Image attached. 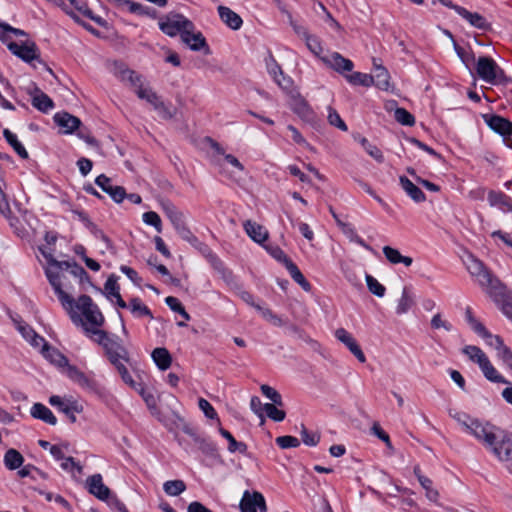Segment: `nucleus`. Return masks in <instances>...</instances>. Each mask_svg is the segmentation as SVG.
<instances>
[{"label":"nucleus","mask_w":512,"mask_h":512,"mask_svg":"<svg viewBox=\"0 0 512 512\" xmlns=\"http://www.w3.org/2000/svg\"><path fill=\"white\" fill-rule=\"evenodd\" d=\"M47 279L54 289V292L58 296V299L61 302L63 308L69 314L72 323L76 326H81L85 334L92 341L104 347L111 334L99 329L98 327H89L82 319V317L75 310H73L74 299L62 289V284H60L57 274H54L49 270L47 271Z\"/></svg>","instance_id":"obj_1"},{"label":"nucleus","mask_w":512,"mask_h":512,"mask_svg":"<svg viewBox=\"0 0 512 512\" xmlns=\"http://www.w3.org/2000/svg\"><path fill=\"white\" fill-rule=\"evenodd\" d=\"M464 264L470 275L481 287L490 290H495L497 288L499 281L493 277L482 261L472 254H469L464 260Z\"/></svg>","instance_id":"obj_2"},{"label":"nucleus","mask_w":512,"mask_h":512,"mask_svg":"<svg viewBox=\"0 0 512 512\" xmlns=\"http://www.w3.org/2000/svg\"><path fill=\"white\" fill-rule=\"evenodd\" d=\"M74 307L82 312V315L86 319V324L89 323L92 327L103 326L105 318L89 295L83 294L79 296L77 302L74 301L73 308Z\"/></svg>","instance_id":"obj_3"},{"label":"nucleus","mask_w":512,"mask_h":512,"mask_svg":"<svg viewBox=\"0 0 512 512\" xmlns=\"http://www.w3.org/2000/svg\"><path fill=\"white\" fill-rule=\"evenodd\" d=\"M159 28L163 33L170 37L180 34V37L182 38V34L186 29H195V26L193 22L184 15L177 13L168 16L164 21H160Z\"/></svg>","instance_id":"obj_4"},{"label":"nucleus","mask_w":512,"mask_h":512,"mask_svg":"<svg viewBox=\"0 0 512 512\" xmlns=\"http://www.w3.org/2000/svg\"><path fill=\"white\" fill-rule=\"evenodd\" d=\"M499 429L489 423L483 424L478 419H473L469 423V427L466 430L467 433L473 435L477 440L482 442L486 448L493 445L497 440V431Z\"/></svg>","instance_id":"obj_5"},{"label":"nucleus","mask_w":512,"mask_h":512,"mask_svg":"<svg viewBox=\"0 0 512 512\" xmlns=\"http://www.w3.org/2000/svg\"><path fill=\"white\" fill-rule=\"evenodd\" d=\"M49 403L63 413L71 423L77 421L76 414L83 412V405L72 397L62 398L58 395H52Z\"/></svg>","instance_id":"obj_6"},{"label":"nucleus","mask_w":512,"mask_h":512,"mask_svg":"<svg viewBox=\"0 0 512 512\" xmlns=\"http://www.w3.org/2000/svg\"><path fill=\"white\" fill-rule=\"evenodd\" d=\"M500 461L512 462V433L498 430L497 440L488 447Z\"/></svg>","instance_id":"obj_7"},{"label":"nucleus","mask_w":512,"mask_h":512,"mask_svg":"<svg viewBox=\"0 0 512 512\" xmlns=\"http://www.w3.org/2000/svg\"><path fill=\"white\" fill-rule=\"evenodd\" d=\"M478 76L487 83H495L497 78L504 76V71L490 57H479L476 66Z\"/></svg>","instance_id":"obj_8"},{"label":"nucleus","mask_w":512,"mask_h":512,"mask_svg":"<svg viewBox=\"0 0 512 512\" xmlns=\"http://www.w3.org/2000/svg\"><path fill=\"white\" fill-rule=\"evenodd\" d=\"M241 512H257V508L260 512H266L267 506L264 496L258 492L245 490L240 501Z\"/></svg>","instance_id":"obj_9"},{"label":"nucleus","mask_w":512,"mask_h":512,"mask_svg":"<svg viewBox=\"0 0 512 512\" xmlns=\"http://www.w3.org/2000/svg\"><path fill=\"white\" fill-rule=\"evenodd\" d=\"M7 47L15 56L26 63H31L33 60L39 59L38 47L34 42L28 44L10 42L7 44Z\"/></svg>","instance_id":"obj_10"},{"label":"nucleus","mask_w":512,"mask_h":512,"mask_svg":"<svg viewBox=\"0 0 512 512\" xmlns=\"http://www.w3.org/2000/svg\"><path fill=\"white\" fill-rule=\"evenodd\" d=\"M320 59L326 66L343 75L345 72L352 71L354 67L350 59L343 57L338 52H332L327 56L320 57Z\"/></svg>","instance_id":"obj_11"},{"label":"nucleus","mask_w":512,"mask_h":512,"mask_svg":"<svg viewBox=\"0 0 512 512\" xmlns=\"http://www.w3.org/2000/svg\"><path fill=\"white\" fill-rule=\"evenodd\" d=\"M483 118L488 127L499 135L503 137L512 135V122L510 120L496 114H485Z\"/></svg>","instance_id":"obj_12"},{"label":"nucleus","mask_w":512,"mask_h":512,"mask_svg":"<svg viewBox=\"0 0 512 512\" xmlns=\"http://www.w3.org/2000/svg\"><path fill=\"white\" fill-rule=\"evenodd\" d=\"M75 215L78 216V219L84 224V226L90 231V233L97 239H100L104 242L106 249L112 250L113 244L111 239L95 224L93 223L88 214L83 210H75L73 211Z\"/></svg>","instance_id":"obj_13"},{"label":"nucleus","mask_w":512,"mask_h":512,"mask_svg":"<svg viewBox=\"0 0 512 512\" xmlns=\"http://www.w3.org/2000/svg\"><path fill=\"white\" fill-rule=\"evenodd\" d=\"M95 183L99 186L105 193H107L116 203H121L125 196L126 191L122 186H114L111 183V179L104 174H101L96 177Z\"/></svg>","instance_id":"obj_14"},{"label":"nucleus","mask_w":512,"mask_h":512,"mask_svg":"<svg viewBox=\"0 0 512 512\" xmlns=\"http://www.w3.org/2000/svg\"><path fill=\"white\" fill-rule=\"evenodd\" d=\"M193 51L204 50L206 55L210 54V48L201 32L194 33V29H186L181 39Z\"/></svg>","instance_id":"obj_15"},{"label":"nucleus","mask_w":512,"mask_h":512,"mask_svg":"<svg viewBox=\"0 0 512 512\" xmlns=\"http://www.w3.org/2000/svg\"><path fill=\"white\" fill-rule=\"evenodd\" d=\"M335 337L342 342L349 351L361 362L366 361L365 354L357 343L356 339L344 328H339L335 331Z\"/></svg>","instance_id":"obj_16"},{"label":"nucleus","mask_w":512,"mask_h":512,"mask_svg":"<svg viewBox=\"0 0 512 512\" xmlns=\"http://www.w3.org/2000/svg\"><path fill=\"white\" fill-rule=\"evenodd\" d=\"M88 491L99 500L107 501L110 497V489L104 485L101 474H94L87 479Z\"/></svg>","instance_id":"obj_17"},{"label":"nucleus","mask_w":512,"mask_h":512,"mask_svg":"<svg viewBox=\"0 0 512 512\" xmlns=\"http://www.w3.org/2000/svg\"><path fill=\"white\" fill-rule=\"evenodd\" d=\"M53 119L59 127L63 128L65 134H72L81 126V120L78 117L65 111L56 113Z\"/></svg>","instance_id":"obj_18"},{"label":"nucleus","mask_w":512,"mask_h":512,"mask_svg":"<svg viewBox=\"0 0 512 512\" xmlns=\"http://www.w3.org/2000/svg\"><path fill=\"white\" fill-rule=\"evenodd\" d=\"M67 369V376L75 382L80 387L87 389V390H95L97 387L96 381L85 374L84 372L80 371L76 366L70 365L66 368Z\"/></svg>","instance_id":"obj_19"},{"label":"nucleus","mask_w":512,"mask_h":512,"mask_svg":"<svg viewBox=\"0 0 512 512\" xmlns=\"http://www.w3.org/2000/svg\"><path fill=\"white\" fill-rule=\"evenodd\" d=\"M107 358L127 357V349L123 346L121 339L116 335H111L103 347Z\"/></svg>","instance_id":"obj_20"},{"label":"nucleus","mask_w":512,"mask_h":512,"mask_svg":"<svg viewBox=\"0 0 512 512\" xmlns=\"http://www.w3.org/2000/svg\"><path fill=\"white\" fill-rule=\"evenodd\" d=\"M456 13L463 17L465 20H467L473 27H476L484 31L490 29V23L487 22V20L477 12H470L466 8L461 6L456 8Z\"/></svg>","instance_id":"obj_21"},{"label":"nucleus","mask_w":512,"mask_h":512,"mask_svg":"<svg viewBox=\"0 0 512 512\" xmlns=\"http://www.w3.org/2000/svg\"><path fill=\"white\" fill-rule=\"evenodd\" d=\"M41 353L47 360L58 367L67 368L69 366L68 358L58 349L50 346L49 343L44 344L43 348H41Z\"/></svg>","instance_id":"obj_22"},{"label":"nucleus","mask_w":512,"mask_h":512,"mask_svg":"<svg viewBox=\"0 0 512 512\" xmlns=\"http://www.w3.org/2000/svg\"><path fill=\"white\" fill-rule=\"evenodd\" d=\"M219 17L229 28L238 30L241 28L243 21L242 18L233 10L226 6L218 7Z\"/></svg>","instance_id":"obj_23"},{"label":"nucleus","mask_w":512,"mask_h":512,"mask_svg":"<svg viewBox=\"0 0 512 512\" xmlns=\"http://www.w3.org/2000/svg\"><path fill=\"white\" fill-rule=\"evenodd\" d=\"M399 182L402 189L413 201L416 203H422L426 200L424 192L406 176H400Z\"/></svg>","instance_id":"obj_24"},{"label":"nucleus","mask_w":512,"mask_h":512,"mask_svg":"<svg viewBox=\"0 0 512 512\" xmlns=\"http://www.w3.org/2000/svg\"><path fill=\"white\" fill-rule=\"evenodd\" d=\"M30 414L33 418L39 419L49 425H56L57 418L52 411L42 403H34L31 407Z\"/></svg>","instance_id":"obj_25"},{"label":"nucleus","mask_w":512,"mask_h":512,"mask_svg":"<svg viewBox=\"0 0 512 512\" xmlns=\"http://www.w3.org/2000/svg\"><path fill=\"white\" fill-rule=\"evenodd\" d=\"M488 201L491 206H496L503 212L512 211V199L503 192L489 191Z\"/></svg>","instance_id":"obj_26"},{"label":"nucleus","mask_w":512,"mask_h":512,"mask_svg":"<svg viewBox=\"0 0 512 512\" xmlns=\"http://www.w3.org/2000/svg\"><path fill=\"white\" fill-rule=\"evenodd\" d=\"M371 77L374 78V86H376L380 90L388 91L390 87V75L385 67L376 64V62L374 61V74L371 75Z\"/></svg>","instance_id":"obj_27"},{"label":"nucleus","mask_w":512,"mask_h":512,"mask_svg":"<svg viewBox=\"0 0 512 512\" xmlns=\"http://www.w3.org/2000/svg\"><path fill=\"white\" fill-rule=\"evenodd\" d=\"M69 2L79 14L91 19L101 27H106L107 22L102 17L95 15L85 2L81 0H69Z\"/></svg>","instance_id":"obj_28"},{"label":"nucleus","mask_w":512,"mask_h":512,"mask_svg":"<svg viewBox=\"0 0 512 512\" xmlns=\"http://www.w3.org/2000/svg\"><path fill=\"white\" fill-rule=\"evenodd\" d=\"M244 229L248 236L257 243H262L268 238V232L263 226L250 220L244 223Z\"/></svg>","instance_id":"obj_29"},{"label":"nucleus","mask_w":512,"mask_h":512,"mask_svg":"<svg viewBox=\"0 0 512 512\" xmlns=\"http://www.w3.org/2000/svg\"><path fill=\"white\" fill-rule=\"evenodd\" d=\"M151 356H152V359L155 362L156 366L160 370L165 371L171 366L172 357L166 348H164V347L155 348L152 351Z\"/></svg>","instance_id":"obj_30"},{"label":"nucleus","mask_w":512,"mask_h":512,"mask_svg":"<svg viewBox=\"0 0 512 512\" xmlns=\"http://www.w3.org/2000/svg\"><path fill=\"white\" fill-rule=\"evenodd\" d=\"M479 367L487 380L493 383H508V381L502 375H500L495 367L491 364L488 357L485 360H482V363L479 365Z\"/></svg>","instance_id":"obj_31"},{"label":"nucleus","mask_w":512,"mask_h":512,"mask_svg":"<svg viewBox=\"0 0 512 512\" xmlns=\"http://www.w3.org/2000/svg\"><path fill=\"white\" fill-rule=\"evenodd\" d=\"M210 265L220 275V277L227 285H236L235 276L233 272L225 266V264L219 257L214 259V261Z\"/></svg>","instance_id":"obj_32"},{"label":"nucleus","mask_w":512,"mask_h":512,"mask_svg":"<svg viewBox=\"0 0 512 512\" xmlns=\"http://www.w3.org/2000/svg\"><path fill=\"white\" fill-rule=\"evenodd\" d=\"M3 461L8 470H16L23 465L24 457L16 449L10 448L6 451Z\"/></svg>","instance_id":"obj_33"},{"label":"nucleus","mask_w":512,"mask_h":512,"mask_svg":"<svg viewBox=\"0 0 512 512\" xmlns=\"http://www.w3.org/2000/svg\"><path fill=\"white\" fill-rule=\"evenodd\" d=\"M135 92L140 99L146 100L154 109L163 108V101H161L160 97L152 89L144 88L142 85H139Z\"/></svg>","instance_id":"obj_34"},{"label":"nucleus","mask_w":512,"mask_h":512,"mask_svg":"<svg viewBox=\"0 0 512 512\" xmlns=\"http://www.w3.org/2000/svg\"><path fill=\"white\" fill-rule=\"evenodd\" d=\"M36 90L38 94L33 96L32 105L40 112L47 113L54 107V102L47 94L40 91L38 88H36Z\"/></svg>","instance_id":"obj_35"},{"label":"nucleus","mask_w":512,"mask_h":512,"mask_svg":"<svg viewBox=\"0 0 512 512\" xmlns=\"http://www.w3.org/2000/svg\"><path fill=\"white\" fill-rule=\"evenodd\" d=\"M291 278L304 290L309 292L311 290V284L304 277L298 266L292 261L286 266Z\"/></svg>","instance_id":"obj_36"},{"label":"nucleus","mask_w":512,"mask_h":512,"mask_svg":"<svg viewBox=\"0 0 512 512\" xmlns=\"http://www.w3.org/2000/svg\"><path fill=\"white\" fill-rule=\"evenodd\" d=\"M3 136L7 143L14 149V151L18 154L22 159H27L29 157L27 150L22 145V143L18 140L17 136L12 133L9 129L3 130Z\"/></svg>","instance_id":"obj_37"},{"label":"nucleus","mask_w":512,"mask_h":512,"mask_svg":"<svg viewBox=\"0 0 512 512\" xmlns=\"http://www.w3.org/2000/svg\"><path fill=\"white\" fill-rule=\"evenodd\" d=\"M129 309L135 317H149L150 319H153V315L149 307L145 305L138 297L130 299Z\"/></svg>","instance_id":"obj_38"},{"label":"nucleus","mask_w":512,"mask_h":512,"mask_svg":"<svg viewBox=\"0 0 512 512\" xmlns=\"http://www.w3.org/2000/svg\"><path fill=\"white\" fill-rule=\"evenodd\" d=\"M219 433L228 441V451L230 453H246L247 445L244 442L237 441L228 430L224 429L223 427H219Z\"/></svg>","instance_id":"obj_39"},{"label":"nucleus","mask_w":512,"mask_h":512,"mask_svg":"<svg viewBox=\"0 0 512 512\" xmlns=\"http://www.w3.org/2000/svg\"><path fill=\"white\" fill-rule=\"evenodd\" d=\"M183 432L191 437H194L195 442L199 443V447L204 453L212 455L216 451V446L213 442L196 436L194 430L189 425H184Z\"/></svg>","instance_id":"obj_40"},{"label":"nucleus","mask_w":512,"mask_h":512,"mask_svg":"<svg viewBox=\"0 0 512 512\" xmlns=\"http://www.w3.org/2000/svg\"><path fill=\"white\" fill-rule=\"evenodd\" d=\"M414 303V296L411 293L410 288L405 286L403 288L401 298L399 299L396 313L399 315L407 313L412 308Z\"/></svg>","instance_id":"obj_41"},{"label":"nucleus","mask_w":512,"mask_h":512,"mask_svg":"<svg viewBox=\"0 0 512 512\" xmlns=\"http://www.w3.org/2000/svg\"><path fill=\"white\" fill-rule=\"evenodd\" d=\"M292 110L300 116H306L310 112V107L307 101L297 91L291 96Z\"/></svg>","instance_id":"obj_42"},{"label":"nucleus","mask_w":512,"mask_h":512,"mask_svg":"<svg viewBox=\"0 0 512 512\" xmlns=\"http://www.w3.org/2000/svg\"><path fill=\"white\" fill-rule=\"evenodd\" d=\"M162 207L166 216L171 221L173 227L179 226V224L184 221L183 213L179 211L171 202L168 201L163 203Z\"/></svg>","instance_id":"obj_43"},{"label":"nucleus","mask_w":512,"mask_h":512,"mask_svg":"<svg viewBox=\"0 0 512 512\" xmlns=\"http://www.w3.org/2000/svg\"><path fill=\"white\" fill-rule=\"evenodd\" d=\"M345 78L350 84L363 87H370L374 83V78L371 75L361 72H353L352 74L345 75Z\"/></svg>","instance_id":"obj_44"},{"label":"nucleus","mask_w":512,"mask_h":512,"mask_svg":"<svg viewBox=\"0 0 512 512\" xmlns=\"http://www.w3.org/2000/svg\"><path fill=\"white\" fill-rule=\"evenodd\" d=\"M164 492L169 496H178L186 490L183 480H169L163 484Z\"/></svg>","instance_id":"obj_45"},{"label":"nucleus","mask_w":512,"mask_h":512,"mask_svg":"<svg viewBox=\"0 0 512 512\" xmlns=\"http://www.w3.org/2000/svg\"><path fill=\"white\" fill-rule=\"evenodd\" d=\"M190 244L206 258L209 264H211L214 261V259L218 257V255L214 253L213 250L206 243L200 241L197 237L192 238Z\"/></svg>","instance_id":"obj_46"},{"label":"nucleus","mask_w":512,"mask_h":512,"mask_svg":"<svg viewBox=\"0 0 512 512\" xmlns=\"http://www.w3.org/2000/svg\"><path fill=\"white\" fill-rule=\"evenodd\" d=\"M117 280L118 277L115 274H111L104 284L105 294L109 300H112L114 297L120 294V287L117 283Z\"/></svg>","instance_id":"obj_47"},{"label":"nucleus","mask_w":512,"mask_h":512,"mask_svg":"<svg viewBox=\"0 0 512 512\" xmlns=\"http://www.w3.org/2000/svg\"><path fill=\"white\" fill-rule=\"evenodd\" d=\"M395 120L404 126H413L415 124V117L405 108L396 107L394 112Z\"/></svg>","instance_id":"obj_48"},{"label":"nucleus","mask_w":512,"mask_h":512,"mask_svg":"<svg viewBox=\"0 0 512 512\" xmlns=\"http://www.w3.org/2000/svg\"><path fill=\"white\" fill-rule=\"evenodd\" d=\"M359 142L365 151L378 163L384 162V156L377 146L371 144L365 137H360Z\"/></svg>","instance_id":"obj_49"},{"label":"nucleus","mask_w":512,"mask_h":512,"mask_svg":"<svg viewBox=\"0 0 512 512\" xmlns=\"http://www.w3.org/2000/svg\"><path fill=\"white\" fill-rule=\"evenodd\" d=\"M265 64L269 75L272 76L273 79H277L278 76H283V70L277 63L271 51H268V55L265 58Z\"/></svg>","instance_id":"obj_50"},{"label":"nucleus","mask_w":512,"mask_h":512,"mask_svg":"<svg viewBox=\"0 0 512 512\" xmlns=\"http://www.w3.org/2000/svg\"><path fill=\"white\" fill-rule=\"evenodd\" d=\"M300 436L302 442L307 446H316L321 438L318 432L309 431L304 424H301Z\"/></svg>","instance_id":"obj_51"},{"label":"nucleus","mask_w":512,"mask_h":512,"mask_svg":"<svg viewBox=\"0 0 512 512\" xmlns=\"http://www.w3.org/2000/svg\"><path fill=\"white\" fill-rule=\"evenodd\" d=\"M462 352L478 365L482 363V360L487 358L486 354L479 347L474 345L465 346Z\"/></svg>","instance_id":"obj_52"},{"label":"nucleus","mask_w":512,"mask_h":512,"mask_svg":"<svg viewBox=\"0 0 512 512\" xmlns=\"http://www.w3.org/2000/svg\"><path fill=\"white\" fill-rule=\"evenodd\" d=\"M419 483L425 489L426 497L432 502H437L439 498V492L432 487V480L426 476H419Z\"/></svg>","instance_id":"obj_53"},{"label":"nucleus","mask_w":512,"mask_h":512,"mask_svg":"<svg viewBox=\"0 0 512 512\" xmlns=\"http://www.w3.org/2000/svg\"><path fill=\"white\" fill-rule=\"evenodd\" d=\"M264 411L266 415L275 422H281L285 419L286 413L284 410L278 409L274 403L264 404Z\"/></svg>","instance_id":"obj_54"},{"label":"nucleus","mask_w":512,"mask_h":512,"mask_svg":"<svg viewBox=\"0 0 512 512\" xmlns=\"http://www.w3.org/2000/svg\"><path fill=\"white\" fill-rule=\"evenodd\" d=\"M267 252L278 262L284 264L286 267L292 260L285 254V252L277 245L269 244L266 247Z\"/></svg>","instance_id":"obj_55"},{"label":"nucleus","mask_w":512,"mask_h":512,"mask_svg":"<svg viewBox=\"0 0 512 512\" xmlns=\"http://www.w3.org/2000/svg\"><path fill=\"white\" fill-rule=\"evenodd\" d=\"M366 283L369 291L377 297H383L386 292V288L373 276L366 275Z\"/></svg>","instance_id":"obj_56"},{"label":"nucleus","mask_w":512,"mask_h":512,"mask_svg":"<svg viewBox=\"0 0 512 512\" xmlns=\"http://www.w3.org/2000/svg\"><path fill=\"white\" fill-rule=\"evenodd\" d=\"M119 73L121 80L128 81L136 89H138L139 85H142L141 76L137 74L135 71L130 70L128 68H123L120 70Z\"/></svg>","instance_id":"obj_57"},{"label":"nucleus","mask_w":512,"mask_h":512,"mask_svg":"<svg viewBox=\"0 0 512 512\" xmlns=\"http://www.w3.org/2000/svg\"><path fill=\"white\" fill-rule=\"evenodd\" d=\"M262 394L270 399L275 405L282 407L283 401L281 394L276 391L274 388L267 384H263L260 387Z\"/></svg>","instance_id":"obj_58"},{"label":"nucleus","mask_w":512,"mask_h":512,"mask_svg":"<svg viewBox=\"0 0 512 512\" xmlns=\"http://www.w3.org/2000/svg\"><path fill=\"white\" fill-rule=\"evenodd\" d=\"M274 81L277 83V85L286 92L289 96L297 92V90L294 87V82L291 77L286 76L283 73V76H278L277 79H274Z\"/></svg>","instance_id":"obj_59"},{"label":"nucleus","mask_w":512,"mask_h":512,"mask_svg":"<svg viewBox=\"0 0 512 512\" xmlns=\"http://www.w3.org/2000/svg\"><path fill=\"white\" fill-rule=\"evenodd\" d=\"M328 122L330 125L337 127L338 129L342 131H347L348 127L345 124V122L340 117L339 113L332 108L331 106L328 107V116H327Z\"/></svg>","instance_id":"obj_60"},{"label":"nucleus","mask_w":512,"mask_h":512,"mask_svg":"<svg viewBox=\"0 0 512 512\" xmlns=\"http://www.w3.org/2000/svg\"><path fill=\"white\" fill-rule=\"evenodd\" d=\"M307 48L317 57H322L321 53L323 52V47L318 37L315 35L309 34L305 38Z\"/></svg>","instance_id":"obj_61"},{"label":"nucleus","mask_w":512,"mask_h":512,"mask_svg":"<svg viewBox=\"0 0 512 512\" xmlns=\"http://www.w3.org/2000/svg\"><path fill=\"white\" fill-rule=\"evenodd\" d=\"M143 221L147 225L153 226L157 232L162 231V221L160 216L154 211H148L143 214Z\"/></svg>","instance_id":"obj_62"},{"label":"nucleus","mask_w":512,"mask_h":512,"mask_svg":"<svg viewBox=\"0 0 512 512\" xmlns=\"http://www.w3.org/2000/svg\"><path fill=\"white\" fill-rule=\"evenodd\" d=\"M275 442L282 449L296 448L300 445L299 439L290 435L279 436Z\"/></svg>","instance_id":"obj_63"},{"label":"nucleus","mask_w":512,"mask_h":512,"mask_svg":"<svg viewBox=\"0 0 512 512\" xmlns=\"http://www.w3.org/2000/svg\"><path fill=\"white\" fill-rule=\"evenodd\" d=\"M71 275L76 278H79L80 283L88 282L91 283L90 277L86 270L77 264L76 262H72L70 269H68Z\"/></svg>","instance_id":"obj_64"}]
</instances>
